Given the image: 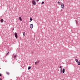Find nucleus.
<instances>
[{
  "label": "nucleus",
  "instance_id": "nucleus-1",
  "mask_svg": "<svg viewBox=\"0 0 80 80\" xmlns=\"http://www.w3.org/2000/svg\"><path fill=\"white\" fill-rule=\"evenodd\" d=\"M32 3L33 5H36V1H35L34 0H33L32 1Z\"/></svg>",
  "mask_w": 80,
  "mask_h": 80
},
{
  "label": "nucleus",
  "instance_id": "nucleus-2",
  "mask_svg": "<svg viewBox=\"0 0 80 80\" xmlns=\"http://www.w3.org/2000/svg\"><path fill=\"white\" fill-rule=\"evenodd\" d=\"M14 35L16 38H18V36L17 35V32L14 33Z\"/></svg>",
  "mask_w": 80,
  "mask_h": 80
},
{
  "label": "nucleus",
  "instance_id": "nucleus-3",
  "mask_svg": "<svg viewBox=\"0 0 80 80\" xmlns=\"http://www.w3.org/2000/svg\"><path fill=\"white\" fill-rule=\"evenodd\" d=\"M30 27L31 28H33V25L32 24H31L30 25Z\"/></svg>",
  "mask_w": 80,
  "mask_h": 80
},
{
  "label": "nucleus",
  "instance_id": "nucleus-4",
  "mask_svg": "<svg viewBox=\"0 0 80 80\" xmlns=\"http://www.w3.org/2000/svg\"><path fill=\"white\" fill-rule=\"evenodd\" d=\"M61 7L62 8H64V7H65V6L64 5V4H61Z\"/></svg>",
  "mask_w": 80,
  "mask_h": 80
},
{
  "label": "nucleus",
  "instance_id": "nucleus-5",
  "mask_svg": "<svg viewBox=\"0 0 80 80\" xmlns=\"http://www.w3.org/2000/svg\"><path fill=\"white\" fill-rule=\"evenodd\" d=\"M19 19L20 21H22V18L21 17V16H20L19 17Z\"/></svg>",
  "mask_w": 80,
  "mask_h": 80
},
{
  "label": "nucleus",
  "instance_id": "nucleus-6",
  "mask_svg": "<svg viewBox=\"0 0 80 80\" xmlns=\"http://www.w3.org/2000/svg\"><path fill=\"white\" fill-rule=\"evenodd\" d=\"M35 65H38V62H35Z\"/></svg>",
  "mask_w": 80,
  "mask_h": 80
},
{
  "label": "nucleus",
  "instance_id": "nucleus-7",
  "mask_svg": "<svg viewBox=\"0 0 80 80\" xmlns=\"http://www.w3.org/2000/svg\"><path fill=\"white\" fill-rule=\"evenodd\" d=\"M62 73H65V69L63 68L62 69Z\"/></svg>",
  "mask_w": 80,
  "mask_h": 80
},
{
  "label": "nucleus",
  "instance_id": "nucleus-8",
  "mask_svg": "<svg viewBox=\"0 0 80 80\" xmlns=\"http://www.w3.org/2000/svg\"><path fill=\"white\" fill-rule=\"evenodd\" d=\"M3 22V19H1V22L2 23V22Z\"/></svg>",
  "mask_w": 80,
  "mask_h": 80
},
{
  "label": "nucleus",
  "instance_id": "nucleus-9",
  "mask_svg": "<svg viewBox=\"0 0 80 80\" xmlns=\"http://www.w3.org/2000/svg\"><path fill=\"white\" fill-rule=\"evenodd\" d=\"M78 65H80V61H78Z\"/></svg>",
  "mask_w": 80,
  "mask_h": 80
},
{
  "label": "nucleus",
  "instance_id": "nucleus-10",
  "mask_svg": "<svg viewBox=\"0 0 80 80\" xmlns=\"http://www.w3.org/2000/svg\"><path fill=\"white\" fill-rule=\"evenodd\" d=\"M14 59H15V58H16V57H17V55H15L14 56Z\"/></svg>",
  "mask_w": 80,
  "mask_h": 80
},
{
  "label": "nucleus",
  "instance_id": "nucleus-11",
  "mask_svg": "<svg viewBox=\"0 0 80 80\" xmlns=\"http://www.w3.org/2000/svg\"><path fill=\"white\" fill-rule=\"evenodd\" d=\"M31 68V67L30 66H29V67H28V70H30V69Z\"/></svg>",
  "mask_w": 80,
  "mask_h": 80
},
{
  "label": "nucleus",
  "instance_id": "nucleus-12",
  "mask_svg": "<svg viewBox=\"0 0 80 80\" xmlns=\"http://www.w3.org/2000/svg\"><path fill=\"white\" fill-rule=\"evenodd\" d=\"M6 74H7V75H10V73L8 72H6Z\"/></svg>",
  "mask_w": 80,
  "mask_h": 80
},
{
  "label": "nucleus",
  "instance_id": "nucleus-13",
  "mask_svg": "<svg viewBox=\"0 0 80 80\" xmlns=\"http://www.w3.org/2000/svg\"><path fill=\"white\" fill-rule=\"evenodd\" d=\"M23 36L25 37V32H23Z\"/></svg>",
  "mask_w": 80,
  "mask_h": 80
},
{
  "label": "nucleus",
  "instance_id": "nucleus-14",
  "mask_svg": "<svg viewBox=\"0 0 80 80\" xmlns=\"http://www.w3.org/2000/svg\"><path fill=\"white\" fill-rule=\"evenodd\" d=\"M76 62H77L78 61V59H76L75 60Z\"/></svg>",
  "mask_w": 80,
  "mask_h": 80
},
{
  "label": "nucleus",
  "instance_id": "nucleus-15",
  "mask_svg": "<svg viewBox=\"0 0 80 80\" xmlns=\"http://www.w3.org/2000/svg\"><path fill=\"white\" fill-rule=\"evenodd\" d=\"M9 53V52H8L7 53V54H6V56H7L8 55Z\"/></svg>",
  "mask_w": 80,
  "mask_h": 80
},
{
  "label": "nucleus",
  "instance_id": "nucleus-16",
  "mask_svg": "<svg viewBox=\"0 0 80 80\" xmlns=\"http://www.w3.org/2000/svg\"><path fill=\"white\" fill-rule=\"evenodd\" d=\"M30 20L31 21H32V20H33V19H32V18H30Z\"/></svg>",
  "mask_w": 80,
  "mask_h": 80
},
{
  "label": "nucleus",
  "instance_id": "nucleus-17",
  "mask_svg": "<svg viewBox=\"0 0 80 80\" xmlns=\"http://www.w3.org/2000/svg\"><path fill=\"white\" fill-rule=\"evenodd\" d=\"M44 3V2L43 1L41 3V4H43Z\"/></svg>",
  "mask_w": 80,
  "mask_h": 80
},
{
  "label": "nucleus",
  "instance_id": "nucleus-18",
  "mask_svg": "<svg viewBox=\"0 0 80 80\" xmlns=\"http://www.w3.org/2000/svg\"><path fill=\"white\" fill-rule=\"evenodd\" d=\"M58 4H59L60 3V2H58Z\"/></svg>",
  "mask_w": 80,
  "mask_h": 80
},
{
  "label": "nucleus",
  "instance_id": "nucleus-19",
  "mask_svg": "<svg viewBox=\"0 0 80 80\" xmlns=\"http://www.w3.org/2000/svg\"><path fill=\"white\" fill-rule=\"evenodd\" d=\"M62 68V67L61 66H60L59 67V68Z\"/></svg>",
  "mask_w": 80,
  "mask_h": 80
},
{
  "label": "nucleus",
  "instance_id": "nucleus-20",
  "mask_svg": "<svg viewBox=\"0 0 80 80\" xmlns=\"http://www.w3.org/2000/svg\"><path fill=\"white\" fill-rule=\"evenodd\" d=\"M1 76H2V74L0 73V77H1Z\"/></svg>",
  "mask_w": 80,
  "mask_h": 80
},
{
  "label": "nucleus",
  "instance_id": "nucleus-21",
  "mask_svg": "<svg viewBox=\"0 0 80 80\" xmlns=\"http://www.w3.org/2000/svg\"><path fill=\"white\" fill-rule=\"evenodd\" d=\"M2 80V78H0V80Z\"/></svg>",
  "mask_w": 80,
  "mask_h": 80
},
{
  "label": "nucleus",
  "instance_id": "nucleus-22",
  "mask_svg": "<svg viewBox=\"0 0 80 80\" xmlns=\"http://www.w3.org/2000/svg\"><path fill=\"white\" fill-rule=\"evenodd\" d=\"M12 30H13H13H14V28H13L12 29Z\"/></svg>",
  "mask_w": 80,
  "mask_h": 80
},
{
  "label": "nucleus",
  "instance_id": "nucleus-23",
  "mask_svg": "<svg viewBox=\"0 0 80 80\" xmlns=\"http://www.w3.org/2000/svg\"><path fill=\"white\" fill-rule=\"evenodd\" d=\"M37 1L38 2V1H39V0H37Z\"/></svg>",
  "mask_w": 80,
  "mask_h": 80
},
{
  "label": "nucleus",
  "instance_id": "nucleus-24",
  "mask_svg": "<svg viewBox=\"0 0 80 80\" xmlns=\"http://www.w3.org/2000/svg\"><path fill=\"white\" fill-rule=\"evenodd\" d=\"M62 80H64V79H62Z\"/></svg>",
  "mask_w": 80,
  "mask_h": 80
}]
</instances>
